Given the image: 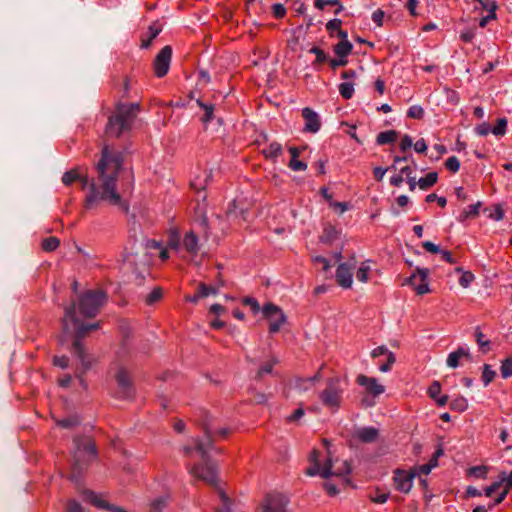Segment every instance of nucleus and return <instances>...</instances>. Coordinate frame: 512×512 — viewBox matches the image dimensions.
Masks as SVG:
<instances>
[{
    "label": "nucleus",
    "instance_id": "51",
    "mask_svg": "<svg viewBox=\"0 0 512 512\" xmlns=\"http://www.w3.org/2000/svg\"><path fill=\"white\" fill-rule=\"evenodd\" d=\"M396 361V357L393 352L387 353V361L379 366L381 372H388L391 370L393 364Z\"/></svg>",
    "mask_w": 512,
    "mask_h": 512
},
{
    "label": "nucleus",
    "instance_id": "17",
    "mask_svg": "<svg viewBox=\"0 0 512 512\" xmlns=\"http://www.w3.org/2000/svg\"><path fill=\"white\" fill-rule=\"evenodd\" d=\"M356 383L364 387L366 392L373 397H377L385 391L384 386L379 384L377 379L374 377H368L366 375L360 374L356 378Z\"/></svg>",
    "mask_w": 512,
    "mask_h": 512
},
{
    "label": "nucleus",
    "instance_id": "9",
    "mask_svg": "<svg viewBox=\"0 0 512 512\" xmlns=\"http://www.w3.org/2000/svg\"><path fill=\"white\" fill-rule=\"evenodd\" d=\"M114 378L117 383L115 397L121 400L132 399L135 396V387L129 371L123 366H118Z\"/></svg>",
    "mask_w": 512,
    "mask_h": 512
},
{
    "label": "nucleus",
    "instance_id": "43",
    "mask_svg": "<svg viewBox=\"0 0 512 512\" xmlns=\"http://www.w3.org/2000/svg\"><path fill=\"white\" fill-rule=\"evenodd\" d=\"M501 376L507 379L512 376V359L506 358L501 362L500 366Z\"/></svg>",
    "mask_w": 512,
    "mask_h": 512
},
{
    "label": "nucleus",
    "instance_id": "33",
    "mask_svg": "<svg viewBox=\"0 0 512 512\" xmlns=\"http://www.w3.org/2000/svg\"><path fill=\"white\" fill-rule=\"evenodd\" d=\"M60 245V240L57 237L45 238L41 243V248L46 252H52L56 250Z\"/></svg>",
    "mask_w": 512,
    "mask_h": 512
},
{
    "label": "nucleus",
    "instance_id": "31",
    "mask_svg": "<svg viewBox=\"0 0 512 512\" xmlns=\"http://www.w3.org/2000/svg\"><path fill=\"white\" fill-rule=\"evenodd\" d=\"M475 341L478 344L480 350L483 353H487L490 350V341L485 339V335L482 333L479 327L475 329Z\"/></svg>",
    "mask_w": 512,
    "mask_h": 512
},
{
    "label": "nucleus",
    "instance_id": "36",
    "mask_svg": "<svg viewBox=\"0 0 512 512\" xmlns=\"http://www.w3.org/2000/svg\"><path fill=\"white\" fill-rule=\"evenodd\" d=\"M467 407V400L463 396H458L450 402V408L457 412H464Z\"/></svg>",
    "mask_w": 512,
    "mask_h": 512
},
{
    "label": "nucleus",
    "instance_id": "26",
    "mask_svg": "<svg viewBox=\"0 0 512 512\" xmlns=\"http://www.w3.org/2000/svg\"><path fill=\"white\" fill-rule=\"evenodd\" d=\"M197 105L203 110L204 114L201 118L204 124L212 121L214 118L215 107L211 103L204 102L202 98L197 99Z\"/></svg>",
    "mask_w": 512,
    "mask_h": 512
},
{
    "label": "nucleus",
    "instance_id": "28",
    "mask_svg": "<svg viewBox=\"0 0 512 512\" xmlns=\"http://www.w3.org/2000/svg\"><path fill=\"white\" fill-rule=\"evenodd\" d=\"M341 27H342V20L337 19V18L328 21L326 24V29L328 32L333 33L334 31H336L338 38H347L348 37L347 32L345 30H343Z\"/></svg>",
    "mask_w": 512,
    "mask_h": 512
},
{
    "label": "nucleus",
    "instance_id": "7",
    "mask_svg": "<svg viewBox=\"0 0 512 512\" xmlns=\"http://www.w3.org/2000/svg\"><path fill=\"white\" fill-rule=\"evenodd\" d=\"M319 451L314 449L309 455L310 467L307 468L306 474L309 476L320 475L323 478H329L333 475L343 476L350 473V465L347 461H341L338 467H335L332 460L328 458L326 462L321 465L319 462Z\"/></svg>",
    "mask_w": 512,
    "mask_h": 512
},
{
    "label": "nucleus",
    "instance_id": "6",
    "mask_svg": "<svg viewBox=\"0 0 512 512\" xmlns=\"http://www.w3.org/2000/svg\"><path fill=\"white\" fill-rule=\"evenodd\" d=\"M194 444H195L194 448L191 446H186L184 448L185 453L188 455L193 450H196L200 454L204 463L194 465L190 469L191 474L193 476H195L196 478L204 481L208 485L216 486L217 485V473H216L215 466L211 462L207 461V459H206V455H207L206 446L200 439H195Z\"/></svg>",
    "mask_w": 512,
    "mask_h": 512
},
{
    "label": "nucleus",
    "instance_id": "41",
    "mask_svg": "<svg viewBox=\"0 0 512 512\" xmlns=\"http://www.w3.org/2000/svg\"><path fill=\"white\" fill-rule=\"evenodd\" d=\"M167 246L170 249L178 251L182 247V241L180 240V236L178 232H171L168 236Z\"/></svg>",
    "mask_w": 512,
    "mask_h": 512
},
{
    "label": "nucleus",
    "instance_id": "30",
    "mask_svg": "<svg viewBox=\"0 0 512 512\" xmlns=\"http://www.w3.org/2000/svg\"><path fill=\"white\" fill-rule=\"evenodd\" d=\"M397 138V132L395 130H388L380 132L377 135L376 142L379 145H385L393 143Z\"/></svg>",
    "mask_w": 512,
    "mask_h": 512
},
{
    "label": "nucleus",
    "instance_id": "39",
    "mask_svg": "<svg viewBox=\"0 0 512 512\" xmlns=\"http://www.w3.org/2000/svg\"><path fill=\"white\" fill-rule=\"evenodd\" d=\"M339 93L344 99L352 98L354 94V84L352 82H343L339 85Z\"/></svg>",
    "mask_w": 512,
    "mask_h": 512
},
{
    "label": "nucleus",
    "instance_id": "8",
    "mask_svg": "<svg viewBox=\"0 0 512 512\" xmlns=\"http://www.w3.org/2000/svg\"><path fill=\"white\" fill-rule=\"evenodd\" d=\"M343 392L340 378L332 377L327 379L325 388L319 394V399L326 408L336 412L341 407Z\"/></svg>",
    "mask_w": 512,
    "mask_h": 512
},
{
    "label": "nucleus",
    "instance_id": "47",
    "mask_svg": "<svg viewBox=\"0 0 512 512\" xmlns=\"http://www.w3.org/2000/svg\"><path fill=\"white\" fill-rule=\"evenodd\" d=\"M445 167L452 173H456L460 169V161L456 156H451L445 161Z\"/></svg>",
    "mask_w": 512,
    "mask_h": 512
},
{
    "label": "nucleus",
    "instance_id": "55",
    "mask_svg": "<svg viewBox=\"0 0 512 512\" xmlns=\"http://www.w3.org/2000/svg\"><path fill=\"white\" fill-rule=\"evenodd\" d=\"M508 493H509V490L506 488H503L500 492H498L494 501L488 504V508L493 509L496 505H499L500 503H502Z\"/></svg>",
    "mask_w": 512,
    "mask_h": 512
},
{
    "label": "nucleus",
    "instance_id": "61",
    "mask_svg": "<svg viewBox=\"0 0 512 512\" xmlns=\"http://www.w3.org/2000/svg\"><path fill=\"white\" fill-rule=\"evenodd\" d=\"M499 481H502V486L504 485V488L510 491L512 488V471L508 475L505 472L501 473Z\"/></svg>",
    "mask_w": 512,
    "mask_h": 512
},
{
    "label": "nucleus",
    "instance_id": "19",
    "mask_svg": "<svg viewBox=\"0 0 512 512\" xmlns=\"http://www.w3.org/2000/svg\"><path fill=\"white\" fill-rule=\"evenodd\" d=\"M354 265L341 263L336 270V281L342 288H350L352 285Z\"/></svg>",
    "mask_w": 512,
    "mask_h": 512
},
{
    "label": "nucleus",
    "instance_id": "52",
    "mask_svg": "<svg viewBox=\"0 0 512 512\" xmlns=\"http://www.w3.org/2000/svg\"><path fill=\"white\" fill-rule=\"evenodd\" d=\"M166 505H167L166 499L163 497H160V498L154 500L150 504L149 512H161L163 510V508L166 507Z\"/></svg>",
    "mask_w": 512,
    "mask_h": 512
},
{
    "label": "nucleus",
    "instance_id": "53",
    "mask_svg": "<svg viewBox=\"0 0 512 512\" xmlns=\"http://www.w3.org/2000/svg\"><path fill=\"white\" fill-rule=\"evenodd\" d=\"M288 167L293 171H304L307 169V164L303 161L298 160V158L290 159L288 163Z\"/></svg>",
    "mask_w": 512,
    "mask_h": 512
},
{
    "label": "nucleus",
    "instance_id": "2",
    "mask_svg": "<svg viewBox=\"0 0 512 512\" xmlns=\"http://www.w3.org/2000/svg\"><path fill=\"white\" fill-rule=\"evenodd\" d=\"M62 325L65 333L71 332L74 335V341L72 344L73 353L78 357L82 364V369L77 372L76 376L80 379L81 385L86 388L83 375L92 367L95 359L85 351L81 341L90 331L97 330L100 327V322L93 324H84L83 322H80L76 318L75 309L74 306H72L65 309Z\"/></svg>",
    "mask_w": 512,
    "mask_h": 512
},
{
    "label": "nucleus",
    "instance_id": "20",
    "mask_svg": "<svg viewBox=\"0 0 512 512\" xmlns=\"http://www.w3.org/2000/svg\"><path fill=\"white\" fill-rule=\"evenodd\" d=\"M302 117L305 121L304 131L308 133H316L320 130L321 121L319 115L309 107L302 110Z\"/></svg>",
    "mask_w": 512,
    "mask_h": 512
},
{
    "label": "nucleus",
    "instance_id": "56",
    "mask_svg": "<svg viewBox=\"0 0 512 512\" xmlns=\"http://www.w3.org/2000/svg\"><path fill=\"white\" fill-rule=\"evenodd\" d=\"M428 395L435 400L441 392V385L438 381H434L428 388Z\"/></svg>",
    "mask_w": 512,
    "mask_h": 512
},
{
    "label": "nucleus",
    "instance_id": "15",
    "mask_svg": "<svg viewBox=\"0 0 512 512\" xmlns=\"http://www.w3.org/2000/svg\"><path fill=\"white\" fill-rule=\"evenodd\" d=\"M202 427L204 433L208 440V445H212L215 438L218 436L220 438H225L229 435L230 430L228 428L216 429L213 425L212 417L208 414L205 415V418L202 422Z\"/></svg>",
    "mask_w": 512,
    "mask_h": 512
},
{
    "label": "nucleus",
    "instance_id": "46",
    "mask_svg": "<svg viewBox=\"0 0 512 512\" xmlns=\"http://www.w3.org/2000/svg\"><path fill=\"white\" fill-rule=\"evenodd\" d=\"M198 292H199V296L201 298H204V297L209 296L210 294H217L218 289L215 287L209 286L205 283H200L198 286Z\"/></svg>",
    "mask_w": 512,
    "mask_h": 512
},
{
    "label": "nucleus",
    "instance_id": "1",
    "mask_svg": "<svg viewBox=\"0 0 512 512\" xmlns=\"http://www.w3.org/2000/svg\"><path fill=\"white\" fill-rule=\"evenodd\" d=\"M123 165V155L118 150L105 145L101 151V157L95 165L96 176L91 180L87 175L82 174L78 168L65 172L62 176L64 185L69 186L75 181L81 182V188H89L85 197L84 208L95 209L100 202L104 201L110 205L118 206L123 211H128L127 204L117 192V181Z\"/></svg>",
    "mask_w": 512,
    "mask_h": 512
},
{
    "label": "nucleus",
    "instance_id": "50",
    "mask_svg": "<svg viewBox=\"0 0 512 512\" xmlns=\"http://www.w3.org/2000/svg\"><path fill=\"white\" fill-rule=\"evenodd\" d=\"M369 271H370V267L366 264H362L357 272H356V278L358 281L360 282H367L368 281V274H369Z\"/></svg>",
    "mask_w": 512,
    "mask_h": 512
},
{
    "label": "nucleus",
    "instance_id": "4",
    "mask_svg": "<svg viewBox=\"0 0 512 512\" xmlns=\"http://www.w3.org/2000/svg\"><path fill=\"white\" fill-rule=\"evenodd\" d=\"M139 111L140 105L138 103L117 104L114 114L108 119L105 133L110 137H120L124 132L131 129Z\"/></svg>",
    "mask_w": 512,
    "mask_h": 512
},
{
    "label": "nucleus",
    "instance_id": "64",
    "mask_svg": "<svg viewBox=\"0 0 512 512\" xmlns=\"http://www.w3.org/2000/svg\"><path fill=\"white\" fill-rule=\"evenodd\" d=\"M475 37V30L474 29H468L460 34V39L463 42L470 43Z\"/></svg>",
    "mask_w": 512,
    "mask_h": 512
},
{
    "label": "nucleus",
    "instance_id": "54",
    "mask_svg": "<svg viewBox=\"0 0 512 512\" xmlns=\"http://www.w3.org/2000/svg\"><path fill=\"white\" fill-rule=\"evenodd\" d=\"M272 14L276 19H282L286 15V8L283 4L277 3L273 4L272 7Z\"/></svg>",
    "mask_w": 512,
    "mask_h": 512
},
{
    "label": "nucleus",
    "instance_id": "57",
    "mask_svg": "<svg viewBox=\"0 0 512 512\" xmlns=\"http://www.w3.org/2000/svg\"><path fill=\"white\" fill-rule=\"evenodd\" d=\"M501 487H502V481L493 482L490 486H487L484 489V494L487 497H492L493 494L498 492Z\"/></svg>",
    "mask_w": 512,
    "mask_h": 512
},
{
    "label": "nucleus",
    "instance_id": "23",
    "mask_svg": "<svg viewBox=\"0 0 512 512\" xmlns=\"http://www.w3.org/2000/svg\"><path fill=\"white\" fill-rule=\"evenodd\" d=\"M467 358L470 359V353L469 350L459 347L457 350L451 352L447 357V365L451 368H456L459 366V360L461 358Z\"/></svg>",
    "mask_w": 512,
    "mask_h": 512
},
{
    "label": "nucleus",
    "instance_id": "44",
    "mask_svg": "<svg viewBox=\"0 0 512 512\" xmlns=\"http://www.w3.org/2000/svg\"><path fill=\"white\" fill-rule=\"evenodd\" d=\"M507 120L506 118H499L496 125L492 128L491 132L496 136H503L506 133Z\"/></svg>",
    "mask_w": 512,
    "mask_h": 512
},
{
    "label": "nucleus",
    "instance_id": "62",
    "mask_svg": "<svg viewBox=\"0 0 512 512\" xmlns=\"http://www.w3.org/2000/svg\"><path fill=\"white\" fill-rule=\"evenodd\" d=\"M413 145L412 138L409 135H404L399 143L400 150L405 152Z\"/></svg>",
    "mask_w": 512,
    "mask_h": 512
},
{
    "label": "nucleus",
    "instance_id": "29",
    "mask_svg": "<svg viewBox=\"0 0 512 512\" xmlns=\"http://www.w3.org/2000/svg\"><path fill=\"white\" fill-rule=\"evenodd\" d=\"M438 174L436 172H429L425 177L418 180V187L421 190H427L437 183Z\"/></svg>",
    "mask_w": 512,
    "mask_h": 512
},
{
    "label": "nucleus",
    "instance_id": "60",
    "mask_svg": "<svg viewBox=\"0 0 512 512\" xmlns=\"http://www.w3.org/2000/svg\"><path fill=\"white\" fill-rule=\"evenodd\" d=\"M312 261L314 263L321 264L322 265V270L324 272H327L331 268L330 261L327 258L323 257V256H315V257L312 258Z\"/></svg>",
    "mask_w": 512,
    "mask_h": 512
},
{
    "label": "nucleus",
    "instance_id": "35",
    "mask_svg": "<svg viewBox=\"0 0 512 512\" xmlns=\"http://www.w3.org/2000/svg\"><path fill=\"white\" fill-rule=\"evenodd\" d=\"M496 372L492 369V367L489 364L483 365V371H482V382L485 386L489 385L495 378Z\"/></svg>",
    "mask_w": 512,
    "mask_h": 512
},
{
    "label": "nucleus",
    "instance_id": "10",
    "mask_svg": "<svg viewBox=\"0 0 512 512\" xmlns=\"http://www.w3.org/2000/svg\"><path fill=\"white\" fill-rule=\"evenodd\" d=\"M289 500L281 493H269L260 502L257 512H287Z\"/></svg>",
    "mask_w": 512,
    "mask_h": 512
},
{
    "label": "nucleus",
    "instance_id": "38",
    "mask_svg": "<svg viewBox=\"0 0 512 512\" xmlns=\"http://www.w3.org/2000/svg\"><path fill=\"white\" fill-rule=\"evenodd\" d=\"M163 297V290L160 287H155L145 298L147 305H153L160 301Z\"/></svg>",
    "mask_w": 512,
    "mask_h": 512
},
{
    "label": "nucleus",
    "instance_id": "58",
    "mask_svg": "<svg viewBox=\"0 0 512 512\" xmlns=\"http://www.w3.org/2000/svg\"><path fill=\"white\" fill-rule=\"evenodd\" d=\"M243 304L249 306L253 313H257L260 310L258 301L253 297H246L243 299Z\"/></svg>",
    "mask_w": 512,
    "mask_h": 512
},
{
    "label": "nucleus",
    "instance_id": "11",
    "mask_svg": "<svg viewBox=\"0 0 512 512\" xmlns=\"http://www.w3.org/2000/svg\"><path fill=\"white\" fill-rule=\"evenodd\" d=\"M262 313L269 322L270 333H277L286 322L285 314L278 306L272 303L264 305Z\"/></svg>",
    "mask_w": 512,
    "mask_h": 512
},
{
    "label": "nucleus",
    "instance_id": "40",
    "mask_svg": "<svg viewBox=\"0 0 512 512\" xmlns=\"http://www.w3.org/2000/svg\"><path fill=\"white\" fill-rule=\"evenodd\" d=\"M80 423L77 416H69L63 419H56V424L62 428H72Z\"/></svg>",
    "mask_w": 512,
    "mask_h": 512
},
{
    "label": "nucleus",
    "instance_id": "59",
    "mask_svg": "<svg viewBox=\"0 0 512 512\" xmlns=\"http://www.w3.org/2000/svg\"><path fill=\"white\" fill-rule=\"evenodd\" d=\"M339 4V0H314L315 8L319 10H324L325 6H336Z\"/></svg>",
    "mask_w": 512,
    "mask_h": 512
},
{
    "label": "nucleus",
    "instance_id": "21",
    "mask_svg": "<svg viewBox=\"0 0 512 512\" xmlns=\"http://www.w3.org/2000/svg\"><path fill=\"white\" fill-rule=\"evenodd\" d=\"M182 248L191 256H196L200 250L199 238L193 232H187L182 239Z\"/></svg>",
    "mask_w": 512,
    "mask_h": 512
},
{
    "label": "nucleus",
    "instance_id": "16",
    "mask_svg": "<svg viewBox=\"0 0 512 512\" xmlns=\"http://www.w3.org/2000/svg\"><path fill=\"white\" fill-rule=\"evenodd\" d=\"M83 499L97 508L105 509L110 512H127L121 507L108 503L106 500L100 498L95 492L91 490L83 491Z\"/></svg>",
    "mask_w": 512,
    "mask_h": 512
},
{
    "label": "nucleus",
    "instance_id": "27",
    "mask_svg": "<svg viewBox=\"0 0 512 512\" xmlns=\"http://www.w3.org/2000/svg\"><path fill=\"white\" fill-rule=\"evenodd\" d=\"M161 32V28L156 25H150L147 31V38L144 36L141 37V47L142 48H148L152 41L158 36V34Z\"/></svg>",
    "mask_w": 512,
    "mask_h": 512
},
{
    "label": "nucleus",
    "instance_id": "13",
    "mask_svg": "<svg viewBox=\"0 0 512 512\" xmlns=\"http://www.w3.org/2000/svg\"><path fill=\"white\" fill-rule=\"evenodd\" d=\"M171 58H172L171 46H169V45L164 46L160 50V52L156 55L154 62H153L154 73L157 77L162 78L168 73Z\"/></svg>",
    "mask_w": 512,
    "mask_h": 512
},
{
    "label": "nucleus",
    "instance_id": "42",
    "mask_svg": "<svg viewBox=\"0 0 512 512\" xmlns=\"http://www.w3.org/2000/svg\"><path fill=\"white\" fill-rule=\"evenodd\" d=\"M314 386L315 385L313 384V380L310 379L309 377L308 378H299L296 380V384H295L296 389L301 392L308 391V390L314 388Z\"/></svg>",
    "mask_w": 512,
    "mask_h": 512
},
{
    "label": "nucleus",
    "instance_id": "24",
    "mask_svg": "<svg viewBox=\"0 0 512 512\" xmlns=\"http://www.w3.org/2000/svg\"><path fill=\"white\" fill-rule=\"evenodd\" d=\"M263 156L272 161H276L277 158L282 154V146L278 142H271L265 148L262 149Z\"/></svg>",
    "mask_w": 512,
    "mask_h": 512
},
{
    "label": "nucleus",
    "instance_id": "34",
    "mask_svg": "<svg viewBox=\"0 0 512 512\" xmlns=\"http://www.w3.org/2000/svg\"><path fill=\"white\" fill-rule=\"evenodd\" d=\"M480 203L469 205L459 216L460 221L478 216Z\"/></svg>",
    "mask_w": 512,
    "mask_h": 512
},
{
    "label": "nucleus",
    "instance_id": "45",
    "mask_svg": "<svg viewBox=\"0 0 512 512\" xmlns=\"http://www.w3.org/2000/svg\"><path fill=\"white\" fill-rule=\"evenodd\" d=\"M310 53H313L316 56V59L313 62V66H316L317 64H322L327 61L326 53L322 49H320L316 46H314L310 49Z\"/></svg>",
    "mask_w": 512,
    "mask_h": 512
},
{
    "label": "nucleus",
    "instance_id": "18",
    "mask_svg": "<svg viewBox=\"0 0 512 512\" xmlns=\"http://www.w3.org/2000/svg\"><path fill=\"white\" fill-rule=\"evenodd\" d=\"M195 220L200 222L203 227H207L208 219L206 216L207 212V203H206V193L205 191L198 190L197 191V200L196 204L193 208Z\"/></svg>",
    "mask_w": 512,
    "mask_h": 512
},
{
    "label": "nucleus",
    "instance_id": "63",
    "mask_svg": "<svg viewBox=\"0 0 512 512\" xmlns=\"http://www.w3.org/2000/svg\"><path fill=\"white\" fill-rule=\"evenodd\" d=\"M67 512H83V508L76 500H69L66 505Z\"/></svg>",
    "mask_w": 512,
    "mask_h": 512
},
{
    "label": "nucleus",
    "instance_id": "5",
    "mask_svg": "<svg viewBox=\"0 0 512 512\" xmlns=\"http://www.w3.org/2000/svg\"><path fill=\"white\" fill-rule=\"evenodd\" d=\"M107 300L106 293L101 289L95 290H87L85 291L79 298L77 309L76 304L72 303L67 308L74 306L75 315H77V310L79 315L84 318H94L100 311V308L104 305ZM76 318L82 322L78 316Z\"/></svg>",
    "mask_w": 512,
    "mask_h": 512
},
{
    "label": "nucleus",
    "instance_id": "48",
    "mask_svg": "<svg viewBox=\"0 0 512 512\" xmlns=\"http://www.w3.org/2000/svg\"><path fill=\"white\" fill-rule=\"evenodd\" d=\"M407 116L412 119H422L424 116V110L421 106L413 105L408 109Z\"/></svg>",
    "mask_w": 512,
    "mask_h": 512
},
{
    "label": "nucleus",
    "instance_id": "12",
    "mask_svg": "<svg viewBox=\"0 0 512 512\" xmlns=\"http://www.w3.org/2000/svg\"><path fill=\"white\" fill-rule=\"evenodd\" d=\"M415 476V470L395 469L393 472L394 488L401 493L408 494L412 489Z\"/></svg>",
    "mask_w": 512,
    "mask_h": 512
},
{
    "label": "nucleus",
    "instance_id": "22",
    "mask_svg": "<svg viewBox=\"0 0 512 512\" xmlns=\"http://www.w3.org/2000/svg\"><path fill=\"white\" fill-rule=\"evenodd\" d=\"M379 431L374 427H363L355 432V437L363 443L375 442L378 438Z\"/></svg>",
    "mask_w": 512,
    "mask_h": 512
},
{
    "label": "nucleus",
    "instance_id": "3",
    "mask_svg": "<svg viewBox=\"0 0 512 512\" xmlns=\"http://www.w3.org/2000/svg\"><path fill=\"white\" fill-rule=\"evenodd\" d=\"M97 458V450L93 439L89 436L74 438L73 463L70 479L79 482L90 464Z\"/></svg>",
    "mask_w": 512,
    "mask_h": 512
},
{
    "label": "nucleus",
    "instance_id": "37",
    "mask_svg": "<svg viewBox=\"0 0 512 512\" xmlns=\"http://www.w3.org/2000/svg\"><path fill=\"white\" fill-rule=\"evenodd\" d=\"M488 467L484 465L473 466L468 469V475L479 479H485L487 477Z\"/></svg>",
    "mask_w": 512,
    "mask_h": 512
},
{
    "label": "nucleus",
    "instance_id": "49",
    "mask_svg": "<svg viewBox=\"0 0 512 512\" xmlns=\"http://www.w3.org/2000/svg\"><path fill=\"white\" fill-rule=\"evenodd\" d=\"M437 465V460H430L429 463L423 464L419 466L418 468L414 469L416 472V475H428L432 468Z\"/></svg>",
    "mask_w": 512,
    "mask_h": 512
},
{
    "label": "nucleus",
    "instance_id": "25",
    "mask_svg": "<svg viewBox=\"0 0 512 512\" xmlns=\"http://www.w3.org/2000/svg\"><path fill=\"white\" fill-rule=\"evenodd\" d=\"M339 39L340 41L333 47V51L339 58H347V56L352 52L353 45L347 38Z\"/></svg>",
    "mask_w": 512,
    "mask_h": 512
},
{
    "label": "nucleus",
    "instance_id": "14",
    "mask_svg": "<svg viewBox=\"0 0 512 512\" xmlns=\"http://www.w3.org/2000/svg\"><path fill=\"white\" fill-rule=\"evenodd\" d=\"M428 275L429 270L427 268H416L415 272L407 279V282L414 287L418 295L430 292Z\"/></svg>",
    "mask_w": 512,
    "mask_h": 512
},
{
    "label": "nucleus",
    "instance_id": "32",
    "mask_svg": "<svg viewBox=\"0 0 512 512\" xmlns=\"http://www.w3.org/2000/svg\"><path fill=\"white\" fill-rule=\"evenodd\" d=\"M278 363L276 358H271L268 361L264 362L258 369L256 377L262 378L265 374H270L273 370V367Z\"/></svg>",
    "mask_w": 512,
    "mask_h": 512
}]
</instances>
